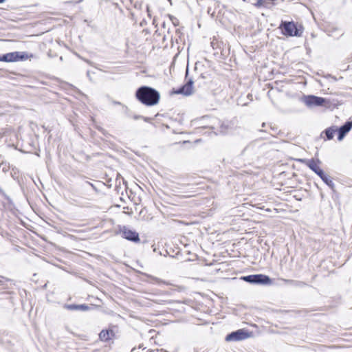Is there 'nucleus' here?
<instances>
[{
	"mask_svg": "<svg viewBox=\"0 0 352 352\" xmlns=\"http://www.w3.org/2000/svg\"><path fill=\"white\" fill-rule=\"evenodd\" d=\"M242 279L246 282L251 283H261V284L269 285V284H271V283H272V280L269 278V276H267L265 274H252V275L243 276L242 278Z\"/></svg>",
	"mask_w": 352,
	"mask_h": 352,
	"instance_id": "0eeeda50",
	"label": "nucleus"
},
{
	"mask_svg": "<svg viewBox=\"0 0 352 352\" xmlns=\"http://www.w3.org/2000/svg\"><path fill=\"white\" fill-rule=\"evenodd\" d=\"M35 57L32 53L26 52H12L0 56V61L6 63L30 60Z\"/></svg>",
	"mask_w": 352,
	"mask_h": 352,
	"instance_id": "7ed1b4c3",
	"label": "nucleus"
},
{
	"mask_svg": "<svg viewBox=\"0 0 352 352\" xmlns=\"http://www.w3.org/2000/svg\"><path fill=\"white\" fill-rule=\"evenodd\" d=\"M352 129V121L346 122L343 126L338 129V140L341 141L344 137L351 131Z\"/></svg>",
	"mask_w": 352,
	"mask_h": 352,
	"instance_id": "9b49d317",
	"label": "nucleus"
},
{
	"mask_svg": "<svg viewBox=\"0 0 352 352\" xmlns=\"http://www.w3.org/2000/svg\"><path fill=\"white\" fill-rule=\"evenodd\" d=\"M148 334L150 335L151 338L150 339L151 340H153L155 338L157 337V336L159 334V332L157 331L155 329H151L148 330Z\"/></svg>",
	"mask_w": 352,
	"mask_h": 352,
	"instance_id": "a211bd4d",
	"label": "nucleus"
},
{
	"mask_svg": "<svg viewBox=\"0 0 352 352\" xmlns=\"http://www.w3.org/2000/svg\"><path fill=\"white\" fill-rule=\"evenodd\" d=\"M146 10H147V12H149V8H148V6H146Z\"/></svg>",
	"mask_w": 352,
	"mask_h": 352,
	"instance_id": "4be33fe9",
	"label": "nucleus"
},
{
	"mask_svg": "<svg viewBox=\"0 0 352 352\" xmlns=\"http://www.w3.org/2000/svg\"><path fill=\"white\" fill-rule=\"evenodd\" d=\"M149 352H168V351H167L166 350H165L164 349H161L151 350Z\"/></svg>",
	"mask_w": 352,
	"mask_h": 352,
	"instance_id": "412c9836",
	"label": "nucleus"
},
{
	"mask_svg": "<svg viewBox=\"0 0 352 352\" xmlns=\"http://www.w3.org/2000/svg\"><path fill=\"white\" fill-rule=\"evenodd\" d=\"M230 129V124L228 122H221L219 125V132L222 134L227 133Z\"/></svg>",
	"mask_w": 352,
	"mask_h": 352,
	"instance_id": "2eb2a0df",
	"label": "nucleus"
},
{
	"mask_svg": "<svg viewBox=\"0 0 352 352\" xmlns=\"http://www.w3.org/2000/svg\"><path fill=\"white\" fill-rule=\"evenodd\" d=\"M193 91V81L189 79L182 87L177 89H172V90L170 92V94H182L187 96L192 94Z\"/></svg>",
	"mask_w": 352,
	"mask_h": 352,
	"instance_id": "423d86ee",
	"label": "nucleus"
},
{
	"mask_svg": "<svg viewBox=\"0 0 352 352\" xmlns=\"http://www.w3.org/2000/svg\"><path fill=\"white\" fill-rule=\"evenodd\" d=\"M122 236L124 239L131 241L138 242L140 241L138 233L130 229H124Z\"/></svg>",
	"mask_w": 352,
	"mask_h": 352,
	"instance_id": "f8f14e48",
	"label": "nucleus"
},
{
	"mask_svg": "<svg viewBox=\"0 0 352 352\" xmlns=\"http://www.w3.org/2000/svg\"><path fill=\"white\" fill-rule=\"evenodd\" d=\"M135 98L142 104L152 107L157 104L160 100V94L156 89L148 87L142 86L135 91Z\"/></svg>",
	"mask_w": 352,
	"mask_h": 352,
	"instance_id": "f257e3e1",
	"label": "nucleus"
},
{
	"mask_svg": "<svg viewBox=\"0 0 352 352\" xmlns=\"http://www.w3.org/2000/svg\"><path fill=\"white\" fill-rule=\"evenodd\" d=\"M267 2L266 0H256L254 4L256 8L266 7Z\"/></svg>",
	"mask_w": 352,
	"mask_h": 352,
	"instance_id": "dca6fc26",
	"label": "nucleus"
},
{
	"mask_svg": "<svg viewBox=\"0 0 352 352\" xmlns=\"http://www.w3.org/2000/svg\"><path fill=\"white\" fill-rule=\"evenodd\" d=\"M253 336V333L245 329H240L228 334L225 338L226 342H237Z\"/></svg>",
	"mask_w": 352,
	"mask_h": 352,
	"instance_id": "39448f33",
	"label": "nucleus"
},
{
	"mask_svg": "<svg viewBox=\"0 0 352 352\" xmlns=\"http://www.w3.org/2000/svg\"><path fill=\"white\" fill-rule=\"evenodd\" d=\"M89 309V307L87 305H78V310L87 311Z\"/></svg>",
	"mask_w": 352,
	"mask_h": 352,
	"instance_id": "aec40b11",
	"label": "nucleus"
},
{
	"mask_svg": "<svg viewBox=\"0 0 352 352\" xmlns=\"http://www.w3.org/2000/svg\"><path fill=\"white\" fill-rule=\"evenodd\" d=\"M122 212L127 215H132L133 214V210L129 206H124L122 210Z\"/></svg>",
	"mask_w": 352,
	"mask_h": 352,
	"instance_id": "f3484780",
	"label": "nucleus"
},
{
	"mask_svg": "<svg viewBox=\"0 0 352 352\" xmlns=\"http://www.w3.org/2000/svg\"><path fill=\"white\" fill-rule=\"evenodd\" d=\"M4 0H0V3H3Z\"/></svg>",
	"mask_w": 352,
	"mask_h": 352,
	"instance_id": "5701e85b",
	"label": "nucleus"
},
{
	"mask_svg": "<svg viewBox=\"0 0 352 352\" xmlns=\"http://www.w3.org/2000/svg\"><path fill=\"white\" fill-rule=\"evenodd\" d=\"M304 102L308 106H312V105L320 106L324 103L325 100L323 98H320V97H318V96H305Z\"/></svg>",
	"mask_w": 352,
	"mask_h": 352,
	"instance_id": "1a4fd4ad",
	"label": "nucleus"
},
{
	"mask_svg": "<svg viewBox=\"0 0 352 352\" xmlns=\"http://www.w3.org/2000/svg\"><path fill=\"white\" fill-rule=\"evenodd\" d=\"M337 131L338 127L336 126L328 127L320 133V138L324 141L331 140L333 138Z\"/></svg>",
	"mask_w": 352,
	"mask_h": 352,
	"instance_id": "9d476101",
	"label": "nucleus"
},
{
	"mask_svg": "<svg viewBox=\"0 0 352 352\" xmlns=\"http://www.w3.org/2000/svg\"><path fill=\"white\" fill-rule=\"evenodd\" d=\"M281 33L285 36H301L304 28L301 23L294 21H282L279 25Z\"/></svg>",
	"mask_w": 352,
	"mask_h": 352,
	"instance_id": "f03ea898",
	"label": "nucleus"
},
{
	"mask_svg": "<svg viewBox=\"0 0 352 352\" xmlns=\"http://www.w3.org/2000/svg\"><path fill=\"white\" fill-rule=\"evenodd\" d=\"M64 308L69 311L78 310V305H65Z\"/></svg>",
	"mask_w": 352,
	"mask_h": 352,
	"instance_id": "6ab92c4d",
	"label": "nucleus"
},
{
	"mask_svg": "<svg viewBox=\"0 0 352 352\" xmlns=\"http://www.w3.org/2000/svg\"><path fill=\"white\" fill-rule=\"evenodd\" d=\"M115 333L111 328L102 329L99 333V339L102 342H108L113 338Z\"/></svg>",
	"mask_w": 352,
	"mask_h": 352,
	"instance_id": "ddd939ff",
	"label": "nucleus"
},
{
	"mask_svg": "<svg viewBox=\"0 0 352 352\" xmlns=\"http://www.w3.org/2000/svg\"><path fill=\"white\" fill-rule=\"evenodd\" d=\"M122 2L129 10L131 9L132 8H140L141 6L140 3H138L137 0H122Z\"/></svg>",
	"mask_w": 352,
	"mask_h": 352,
	"instance_id": "4468645a",
	"label": "nucleus"
},
{
	"mask_svg": "<svg viewBox=\"0 0 352 352\" xmlns=\"http://www.w3.org/2000/svg\"><path fill=\"white\" fill-rule=\"evenodd\" d=\"M198 189L199 188L194 187V184H188L186 186H184V188H180L181 190L179 191L180 195L178 196L181 198L194 197L199 194Z\"/></svg>",
	"mask_w": 352,
	"mask_h": 352,
	"instance_id": "6e6552de",
	"label": "nucleus"
},
{
	"mask_svg": "<svg viewBox=\"0 0 352 352\" xmlns=\"http://www.w3.org/2000/svg\"><path fill=\"white\" fill-rule=\"evenodd\" d=\"M300 162L304 164L305 166L312 170L316 174H317L322 179L324 180L325 175L323 170L320 168L321 162L318 158L307 159H300Z\"/></svg>",
	"mask_w": 352,
	"mask_h": 352,
	"instance_id": "20e7f679",
	"label": "nucleus"
}]
</instances>
